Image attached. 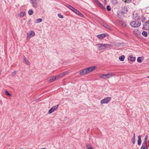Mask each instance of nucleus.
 Here are the masks:
<instances>
[{
    "label": "nucleus",
    "mask_w": 149,
    "mask_h": 149,
    "mask_svg": "<svg viewBox=\"0 0 149 149\" xmlns=\"http://www.w3.org/2000/svg\"><path fill=\"white\" fill-rule=\"evenodd\" d=\"M130 25L134 28L138 27L141 25V23L138 20L133 21L130 23Z\"/></svg>",
    "instance_id": "obj_1"
},
{
    "label": "nucleus",
    "mask_w": 149,
    "mask_h": 149,
    "mask_svg": "<svg viewBox=\"0 0 149 149\" xmlns=\"http://www.w3.org/2000/svg\"><path fill=\"white\" fill-rule=\"evenodd\" d=\"M115 75L113 73L108 74H102L100 75L99 77L100 78L103 79H106V78H109Z\"/></svg>",
    "instance_id": "obj_2"
},
{
    "label": "nucleus",
    "mask_w": 149,
    "mask_h": 149,
    "mask_svg": "<svg viewBox=\"0 0 149 149\" xmlns=\"http://www.w3.org/2000/svg\"><path fill=\"white\" fill-rule=\"evenodd\" d=\"M108 45L107 44H96L95 46H97L98 49L99 50H102L106 49Z\"/></svg>",
    "instance_id": "obj_3"
},
{
    "label": "nucleus",
    "mask_w": 149,
    "mask_h": 149,
    "mask_svg": "<svg viewBox=\"0 0 149 149\" xmlns=\"http://www.w3.org/2000/svg\"><path fill=\"white\" fill-rule=\"evenodd\" d=\"M111 99V97H107L104 98L102 99L100 101L101 104H107L110 101Z\"/></svg>",
    "instance_id": "obj_4"
},
{
    "label": "nucleus",
    "mask_w": 149,
    "mask_h": 149,
    "mask_svg": "<svg viewBox=\"0 0 149 149\" xmlns=\"http://www.w3.org/2000/svg\"><path fill=\"white\" fill-rule=\"evenodd\" d=\"M35 32L32 30H31L29 33H27L26 40H29L30 38L35 35Z\"/></svg>",
    "instance_id": "obj_5"
},
{
    "label": "nucleus",
    "mask_w": 149,
    "mask_h": 149,
    "mask_svg": "<svg viewBox=\"0 0 149 149\" xmlns=\"http://www.w3.org/2000/svg\"><path fill=\"white\" fill-rule=\"evenodd\" d=\"M128 8L126 6H124L122 7L121 10V14L122 15H124V14H126L128 12Z\"/></svg>",
    "instance_id": "obj_6"
},
{
    "label": "nucleus",
    "mask_w": 149,
    "mask_h": 149,
    "mask_svg": "<svg viewBox=\"0 0 149 149\" xmlns=\"http://www.w3.org/2000/svg\"><path fill=\"white\" fill-rule=\"evenodd\" d=\"M59 104H57L55 106L52 107L51 109L49 111L48 113L49 114H50L53 112L55 111L58 107Z\"/></svg>",
    "instance_id": "obj_7"
},
{
    "label": "nucleus",
    "mask_w": 149,
    "mask_h": 149,
    "mask_svg": "<svg viewBox=\"0 0 149 149\" xmlns=\"http://www.w3.org/2000/svg\"><path fill=\"white\" fill-rule=\"evenodd\" d=\"M142 29L146 30H149V22H146L144 23Z\"/></svg>",
    "instance_id": "obj_8"
},
{
    "label": "nucleus",
    "mask_w": 149,
    "mask_h": 149,
    "mask_svg": "<svg viewBox=\"0 0 149 149\" xmlns=\"http://www.w3.org/2000/svg\"><path fill=\"white\" fill-rule=\"evenodd\" d=\"M31 2L33 7L36 8L38 6V5L37 0H33Z\"/></svg>",
    "instance_id": "obj_9"
},
{
    "label": "nucleus",
    "mask_w": 149,
    "mask_h": 149,
    "mask_svg": "<svg viewBox=\"0 0 149 149\" xmlns=\"http://www.w3.org/2000/svg\"><path fill=\"white\" fill-rule=\"evenodd\" d=\"M107 33H102L97 36V37L100 39H102L108 36Z\"/></svg>",
    "instance_id": "obj_10"
},
{
    "label": "nucleus",
    "mask_w": 149,
    "mask_h": 149,
    "mask_svg": "<svg viewBox=\"0 0 149 149\" xmlns=\"http://www.w3.org/2000/svg\"><path fill=\"white\" fill-rule=\"evenodd\" d=\"M96 68V66H93L86 68V72H87V73H88L90 72L93 71Z\"/></svg>",
    "instance_id": "obj_11"
},
{
    "label": "nucleus",
    "mask_w": 149,
    "mask_h": 149,
    "mask_svg": "<svg viewBox=\"0 0 149 149\" xmlns=\"http://www.w3.org/2000/svg\"><path fill=\"white\" fill-rule=\"evenodd\" d=\"M140 16L139 15V14L138 13H134L133 14L132 18L134 19L138 20Z\"/></svg>",
    "instance_id": "obj_12"
},
{
    "label": "nucleus",
    "mask_w": 149,
    "mask_h": 149,
    "mask_svg": "<svg viewBox=\"0 0 149 149\" xmlns=\"http://www.w3.org/2000/svg\"><path fill=\"white\" fill-rule=\"evenodd\" d=\"M95 2L96 4L98 6H99L101 7L102 9H105V8L103 6L102 4L98 0H93Z\"/></svg>",
    "instance_id": "obj_13"
},
{
    "label": "nucleus",
    "mask_w": 149,
    "mask_h": 149,
    "mask_svg": "<svg viewBox=\"0 0 149 149\" xmlns=\"http://www.w3.org/2000/svg\"><path fill=\"white\" fill-rule=\"evenodd\" d=\"M56 79V77H55L54 76H52L51 77L47 79V81L48 82H52L53 81H55Z\"/></svg>",
    "instance_id": "obj_14"
},
{
    "label": "nucleus",
    "mask_w": 149,
    "mask_h": 149,
    "mask_svg": "<svg viewBox=\"0 0 149 149\" xmlns=\"http://www.w3.org/2000/svg\"><path fill=\"white\" fill-rule=\"evenodd\" d=\"M146 20V18L143 15H141L140 16L138 20L143 22Z\"/></svg>",
    "instance_id": "obj_15"
},
{
    "label": "nucleus",
    "mask_w": 149,
    "mask_h": 149,
    "mask_svg": "<svg viewBox=\"0 0 149 149\" xmlns=\"http://www.w3.org/2000/svg\"><path fill=\"white\" fill-rule=\"evenodd\" d=\"M80 74L84 75L85 74H87V72H86V68L83 70H82L79 73Z\"/></svg>",
    "instance_id": "obj_16"
},
{
    "label": "nucleus",
    "mask_w": 149,
    "mask_h": 149,
    "mask_svg": "<svg viewBox=\"0 0 149 149\" xmlns=\"http://www.w3.org/2000/svg\"><path fill=\"white\" fill-rule=\"evenodd\" d=\"M23 60L25 62V63L28 65H30V63L29 61V60L27 59L26 57L24 56L23 57Z\"/></svg>",
    "instance_id": "obj_17"
},
{
    "label": "nucleus",
    "mask_w": 149,
    "mask_h": 149,
    "mask_svg": "<svg viewBox=\"0 0 149 149\" xmlns=\"http://www.w3.org/2000/svg\"><path fill=\"white\" fill-rule=\"evenodd\" d=\"M128 59L129 60L132 61H135L136 58L135 57H133L132 56H130L128 57Z\"/></svg>",
    "instance_id": "obj_18"
},
{
    "label": "nucleus",
    "mask_w": 149,
    "mask_h": 149,
    "mask_svg": "<svg viewBox=\"0 0 149 149\" xmlns=\"http://www.w3.org/2000/svg\"><path fill=\"white\" fill-rule=\"evenodd\" d=\"M103 26L104 27L111 31L112 30L110 27L107 24H104L103 25Z\"/></svg>",
    "instance_id": "obj_19"
},
{
    "label": "nucleus",
    "mask_w": 149,
    "mask_h": 149,
    "mask_svg": "<svg viewBox=\"0 0 149 149\" xmlns=\"http://www.w3.org/2000/svg\"><path fill=\"white\" fill-rule=\"evenodd\" d=\"M65 6L72 10V11L74 9V8L69 4H66L65 5Z\"/></svg>",
    "instance_id": "obj_20"
},
{
    "label": "nucleus",
    "mask_w": 149,
    "mask_h": 149,
    "mask_svg": "<svg viewBox=\"0 0 149 149\" xmlns=\"http://www.w3.org/2000/svg\"><path fill=\"white\" fill-rule=\"evenodd\" d=\"M141 136L140 135L138 136V140L137 144L138 145H140L141 144Z\"/></svg>",
    "instance_id": "obj_21"
},
{
    "label": "nucleus",
    "mask_w": 149,
    "mask_h": 149,
    "mask_svg": "<svg viewBox=\"0 0 149 149\" xmlns=\"http://www.w3.org/2000/svg\"><path fill=\"white\" fill-rule=\"evenodd\" d=\"M143 59V56L140 57H139L137 58V61L139 63H141L142 62Z\"/></svg>",
    "instance_id": "obj_22"
},
{
    "label": "nucleus",
    "mask_w": 149,
    "mask_h": 149,
    "mask_svg": "<svg viewBox=\"0 0 149 149\" xmlns=\"http://www.w3.org/2000/svg\"><path fill=\"white\" fill-rule=\"evenodd\" d=\"M135 134L134 133L133 134V137L132 139V141L133 143L134 144L135 142Z\"/></svg>",
    "instance_id": "obj_23"
},
{
    "label": "nucleus",
    "mask_w": 149,
    "mask_h": 149,
    "mask_svg": "<svg viewBox=\"0 0 149 149\" xmlns=\"http://www.w3.org/2000/svg\"><path fill=\"white\" fill-rule=\"evenodd\" d=\"M125 58V56L124 55H123L120 56L119 58V60L121 61H123Z\"/></svg>",
    "instance_id": "obj_24"
},
{
    "label": "nucleus",
    "mask_w": 149,
    "mask_h": 149,
    "mask_svg": "<svg viewBox=\"0 0 149 149\" xmlns=\"http://www.w3.org/2000/svg\"><path fill=\"white\" fill-rule=\"evenodd\" d=\"M142 35L144 37H146L148 36L147 33L145 31H143L142 33Z\"/></svg>",
    "instance_id": "obj_25"
},
{
    "label": "nucleus",
    "mask_w": 149,
    "mask_h": 149,
    "mask_svg": "<svg viewBox=\"0 0 149 149\" xmlns=\"http://www.w3.org/2000/svg\"><path fill=\"white\" fill-rule=\"evenodd\" d=\"M111 1L112 4L114 5L117 3V0H111Z\"/></svg>",
    "instance_id": "obj_26"
},
{
    "label": "nucleus",
    "mask_w": 149,
    "mask_h": 149,
    "mask_svg": "<svg viewBox=\"0 0 149 149\" xmlns=\"http://www.w3.org/2000/svg\"><path fill=\"white\" fill-rule=\"evenodd\" d=\"M68 74V72H64L60 74V76L61 77H63L65 75H66Z\"/></svg>",
    "instance_id": "obj_27"
},
{
    "label": "nucleus",
    "mask_w": 149,
    "mask_h": 149,
    "mask_svg": "<svg viewBox=\"0 0 149 149\" xmlns=\"http://www.w3.org/2000/svg\"><path fill=\"white\" fill-rule=\"evenodd\" d=\"M25 13L24 12H21L20 13L19 15L20 17H23L25 15Z\"/></svg>",
    "instance_id": "obj_28"
},
{
    "label": "nucleus",
    "mask_w": 149,
    "mask_h": 149,
    "mask_svg": "<svg viewBox=\"0 0 149 149\" xmlns=\"http://www.w3.org/2000/svg\"><path fill=\"white\" fill-rule=\"evenodd\" d=\"M33 13V11L32 9L29 10L28 11V14L30 15H32Z\"/></svg>",
    "instance_id": "obj_29"
},
{
    "label": "nucleus",
    "mask_w": 149,
    "mask_h": 149,
    "mask_svg": "<svg viewBox=\"0 0 149 149\" xmlns=\"http://www.w3.org/2000/svg\"><path fill=\"white\" fill-rule=\"evenodd\" d=\"M17 73V71H15L14 72H13L11 74V76L12 77H14L15 76Z\"/></svg>",
    "instance_id": "obj_30"
},
{
    "label": "nucleus",
    "mask_w": 149,
    "mask_h": 149,
    "mask_svg": "<svg viewBox=\"0 0 149 149\" xmlns=\"http://www.w3.org/2000/svg\"><path fill=\"white\" fill-rule=\"evenodd\" d=\"M142 146H148L146 141H144L143 143Z\"/></svg>",
    "instance_id": "obj_31"
},
{
    "label": "nucleus",
    "mask_w": 149,
    "mask_h": 149,
    "mask_svg": "<svg viewBox=\"0 0 149 149\" xmlns=\"http://www.w3.org/2000/svg\"><path fill=\"white\" fill-rule=\"evenodd\" d=\"M72 11L75 13L77 14L79 13V11L75 8H74V9H73Z\"/></svg>",
    "instance_id": "obj_32"
},
{
    "label": "nucleus",
    "mask_w": 149,
    "mask_h": 149,
    "mask_svg": "<svg viewBox=\"0 0 149 149\" xmlns=\"http://www.w3.org/2000/svg\"><path fill=\"white\" fill-rule=\"evenodd\" d=\"M36 22L37 23H39L40 22L42 21V19H41L40 18H38L36 19Z\"/></svg>",
    "instance_id": "obj_33"
},
{
    "label": "nucleus",
    "mask_w": 149,
    "mask_h": 149,
    "mask_svg": "<svg viewBox=\"0 0 149 149\" xmlns=\"http://www.w3.org/2000/svg\"><path fill=\"white\" fill-rule=\"evenodd\" d=\"M107 10L109 11L111 10V8L109 5L107 6Z\"/></svg>",
    "instance_id": "obj_34"
},
{
    "label": "nucleus",
    "mask_w": 149,
    "mask_h": 149,
    "mask_svg": "<svg viewBox=\"0 0 149 149\" xmlns=\"http://www.w3.org/2000/svg\"><path fill=\"white\" fill-rule=\"evenodd\" d=\"M77 15L81 16V17H84V16L79 11V13L77 14Z\"/></svg>",
    "instance_id": "obj_35"
},
{
    "label": "nucleus",
    "mask_w": 149,
    "mask_h": 149,
    "mask_svg": "<svg viewBox=\"0 0 149 149\" xmlns=\"http://www.w3.org/2000/svg\"><path fill=\"white\" fill-rule=\"evenodd\" d=\"M58 15L59 17L61 18H63L64 17L63 15H61L60 13H58Z\"/></svg>",
    "instance_id": "obj_36"
},
{
    "label": "nucleus",
    "mask_w": 149,
    "mask_h": 149,
    "mask_svg": "<svg viewBox=\"0 0 149 149\" xmlns=\"http://www.w3.org/2000/svg\"><path fill=\"white\" fill-rule=\"evenodd\" d=\"M5 93L6 95L9 96H11V94L9 93V92L8 91H5Z\"/></svg>",
    "instance_id": "obj_37"
},
{
    "label": "nucleus",
    "mask_w": 149,
    "mask_h": 149,
    "mask_svg": "<svg viewBox=\"0 0 149 149\" xmlns=\"http://www.w3.org/2000/svg\"><path fill=\"white\" fill-rule=\"evenodd\" d=\"M89 147H88V145L86 146V149H94L93 148L91 147L90 145H89Z\"/></svg>",
    "instance_id": "obj_38"
},
{
    "label": "nucleus",
    "mask_w": 149,
    "mask_h": 149,
    "mask_svg": "<svg viewBox=\"0 0 149 149\" xmlns=\"http://www.w3.org/2000/svg\"><path fill=\"white\" fill-rule=\"evenodd\" d=\"M148 146H142L140 149H147Z\"/></svg>",
    "instance_id": "obj_39"
},
{
    "label": "nucleus",
    "mask_w": 149,
    "mask_h": 149,
    "mask_svg": "<svg viewBox=\"0 0 149 149\" xmlns=\"http://www.w3.org/2000/svg\"><path fill=\"white\" fill-rule=\"evenodd\" d=\"M123 1H124V2L125 3H129L132 0H123Z\"/></svg>",
    "instance_id": "obj_40"
},
{
    "label": "nucleus",
    "mask_w": 149,
    "mask_h": 149,
    "mask_svg": "<svg viewBox=\"0 0 149 149\" xmlns=\"http://www.w3.org/2000/svg\"><path fill=\"white\" fill-rule=\"evenodd\" d=\"M122 26H123V27H125L126 26V24L125 23L123 22L122 24Z\"/></svg>",
    "instance_id": "obj_41"
},
{
    "label": "nucleus",
    "mask_w": 149,
    "mask_h": 149,
    "mask_svg": "<svg viewBox=\"0 0 149 149\" xmlns=\"http://www.w3.org/2000/svg\"><path fill=\"white\" fill-rule=\"evenodd\" d=\"M147 139H148V136H147V135H146V136H145L144 141H147Z\"/></svg>",
    "instance_id": "obj_42"
},
{
    "label": "nucleus",
    "mask_w": 149,
    "mask_h": 149,
    "mask_svg": "<svg viewBox=\"0 0 149 149\" xmlns=\"http://www.w3.org/2000/svg\"><path fill=\"white\" fill-rule=\"evenodd\" d=\"M60 77H61L60 74L59 75H57L56 76H55V77H56V79H58Z\"/></svg>",
    "instance_id": "obj_43"
},
{
    "label": "nucleus",
    "mask_w": 149,
    "mask_h": 149,
    "mask_svg": "<svg viewBox=\"0 0 149 149\" xmlns=\"http://www.w3.org/2000/svg\"><path fill=\"white\" fill-rule=\"evenodd\" d=\"M104 1V3H106L107 2V0H103Z\"/></svg>",
    "instance_id": "obj_44"
},
{
    "label": "nucleus",
    "mask_w": 149,
    "mask_h": 149,
    "mask_svg": "<svg viewBox=\"0 0 149 149\" xmlns=\"http://www.w3.org/2000/svg\"><path fill=\"white\" fill-rule=\"evenodd\" d=\"M38 149H46V148H39Z\"/></svg>",
    "instance_id": "obj_45"
},
{
    "label": "nucleus",
    "mask_w": 149,
    "mask_h": 149,
    "mask_svg": "<svg viewBox=\"0 0 149 149\" xmlns=\"http://www.w3.org/2000/svg\"><path fill=\"white\" fill-rule=\"evenodd\" d=\"M147 78H149V76H148Z\"/></svg>",
    "instance_id": "obj_46"
},
{
    "label": "nucleus",
    "mask_w": 149,
    "mask_h": 149,
    "mask_svg": "<svg viewBox=\"0 0 149 149\" xmlns=\"http://www.w3.org/2000/svg\"><path fill=\"white\" fill-rule=\"evenodd\" d=\"M148 34H149V31H148Z\"/></svg>",
    "instance_id": "obj_47"
},
{
    "label": "nucleus",
    "mask_w": 149,
    "mask_h": 149,
    "mask_svg": "<svg viewBox=\"0 0 149 149\" xmlns=\"http://www.w3.org/2000/svg\"><path fill=\"white\" fill-rule=\"evenodd\" d=\"M23 149V148H21V149Z\"/></svg>",
    "instance_id": "obj_48"
}]
</instances>
